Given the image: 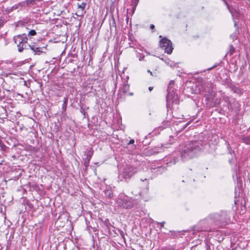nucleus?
Returning a JSON list of instances; mask_svg holds the SVG:
<instances>
[{
    "instance_id": "nucleus-1",
    "label": "nucleus",
    "mask_w": 250,
    "mask_h": 250,
    "mask_svg": "<svg viewBox=\"0 0 250 250\" xmlns=\"http://www.w3.org/2000/svg\"><path fill=\"white\" fill-rule=\"evenodd\" d=\"M203 149V145L201 141H192L180 148L179 152L184 160H188L194 157Z\"/></svg>"
},
{
    "instance_id": "nucleus-2",
    "label": "nucleus",
    "mask_w": 250,
    "mask_h": 250,
    "mask_svg": "<svg viewBox=\"0 0 250 250\" xmlns=\"http://www.w3.org/2000/svg\"><path fill=\"white\" fill-rule=\"evenodd\" d=\"M15 43L17 45L18 51L19 52H23V50L29 49L30 45L28 43V40L27 35L25 33L15 36L13 38Z\"/></svg>"
},
{
    "instance_id": "nucleus-3",
    "label": "nucleus",
    "mask_w": 250,
    "mask_h": 250,
    "mask_svg": "<svg viewBox=\"0 0 250 250\" xmlns=\"http://www.w3.org/2000/svg\"><path fill=\"white\" fill-rule=\"evenodd\" d=\"M118 205L125 209L131 208L137 204L136 200L132 199L128 197L122 199H119L117 200Z\"/></svg>"
},
{
    "instance_id": "nucleus-4",
    "label": "nucleus",
    "mask_w": 250,
    "mask_h": 250,
    "mask_svg": "<svg viewBox=\"0 0 250 250\" xmlns=\"http://www.w3.org/2000/svg\"><path fill=\"white\" fill-rule=\"evenodd\" d=\"M172 45V42L166 38H163L160 41V46L164 48L165 52L168 54H170L172 52L173 48Z\"/></svg>"
},
{
    "instance_id": "nucleus-5",
    "label": "nucleus",
    "mask_w": 250,
    "mask_h": 250,
    "mask_svg": "<svg viewBox=\"0 0 250 250\" xmlns=\"http://www.w3.org/2000/svg\"><path fill=\"white\" fill-rule=\"evenodd\" d=\"M164 150V148L163 146H155L153 148H148L145 149L144 151V153L146 156H151L153 155H155L159 153H161Z\"/></svg>"
},
{
    "instance_id": "nucleus-6",
    "label": "nucleus",
    "mask_w": 250,
    "mask_h": 250,
    "mask_svg": "<svg viewBox=\"0 0 250 250\" xmlns=\"http://www.w3.org/2000/svg\"><path fill=\"white\" fill-rule=\"evenodd\" d=\"M137 172V170L135 167L131 166H127L124 169L123 176L125 179H130Z\"/></svg>"
},
{
    "instance_id": "nucleus-7",
    "label": "nucleus",
    "mask_w": 250,
    "mask_h": 250,
    "mask_svg": "<svg viewBox=\"0 0 250 250\" xmlns=\"http://www.w3.org/2000/svg\"><path fill=\"white\" fill-rule=\"evenodd\" d=\"M209 94H205L204 97L206 101V104L208 107H213L217 106V104L213 102V98L215 93L214 92H211Z\"/></svg>"
},
{
    "instance_id": "nucleus-8",
    "label": "nucleus",
    "mask_w": 250,
    "mask_h": 250,
    "mask_svg": "<svg viewBox=\"0 0 250 250\" xmlns=\"http://www.w3.org/2000/svg\"><path fill=\"white\" fill-rule=\"evenodd\" d=\"M214 88V84L211 82H203L199 88L200 92H205L210 93Z\"/></svg>"
},
{
    "instance_id": "nucleus-9",
    "label": "nucleus",
    "mask_w": 250,
    "mask_h": 250,
    "mask_svg": "<svg viewBox=\"0 0 250 250\" xmlns=\"http://www.w3.org/2000/svg\"><path fill=\"white\" fill-rule=\"evenodd\" d=\"M215 216L216 220L220 222L226 221L228 219V214L226 211H221L220 213H216Z\"/></svg>"
},
{
    "instance_id": "nucleus-10",
    "label": "nucleus",
    "mask_w": 250,
    "mask_h": 250,
    "mask_svg": "<svg viewBox=\"0 0 250 250\" xmlns=\"http://www.w3.org/2000/svg\"><path fill=\"white\" fill-rule=\"evenodd\" d=\"M29 49L33 51L35 55H40L41 53H45V47H37L34 45H31Z\"/></svg>"
},
{
    "instance_id": "nucleus-11",
    "label": "nucleus",
    "mask_w": 250,
    "mask_h": 250,
    "mask_svg": "<svg viewBox=\"0 0 250 250\" xmlns=\"http://www.w3.org/2000/svg\"><path fill=\"white\" fill-rule=\"evenodd\" d=\"M228 86L232 91H233L234 93L238 94L240 95H242L244 92L243 89L237 87L231 83H228Z\"/></svg>"
},
{
    "instance_id": "nucleus-12",
    "label": "nucleus",
    "mask_w": 250,
    "mask_h": 250,
    "mask_svg": "<svg viewBox=\"0 0 250 250\" xmlns=\"http://www.w3.org/2000/svg\"><path fill=\"white\" fill-rule=\"evenodd\" d=\"M129 85L127 83L124 84L119 89V97L120 96V98H122V94H125L127 92V91L129 90Z\"/></svg>"
},
{
    "instance_id": "nucleus-13",
    "label": "nucleus",
    "mask_w": 250,
    "mask_h": 250,
    "mask_svg": "<svg viewBox=\"0 0 250 250\" xmlns=\"http://www.w3.org/2000/svg\"><path fill=\"white\" fill-rule=\"evenodd\" d=\"M167 100H171L174 97L175 91L172 86H168L167 88Z\"/></svg>"
},
{
    "instance_id": "nucleus-14",
    "label": "nucleus",
    "mask_w": 250,
    "mask_h": 250,
    "mask_svg": "<svg viewBox=\"0 0 250 250\" xmlns=\"http://www.w3.org/2000/svg\"><path fill=\"white\" fill-rule=\"evenodd\" d=\"M181 231H175L170 230L167 234L170 236L171 238H176L181 234Z\"/></svg>"
},
{
    "instance_id": "nucleus-15",
    "label": "nucleus",
    "mask_w": 250,
    "mask_h": 250,
    "mask_svg": "<svg viewBox=\"0 0 250 250\" xmlns=\"http://www.w3.org/2000/svg\"><path fill=\"white\" fill-rule=\"evenodd\" d=\"M105 195L111 199L113 197V193L111 188H107L104 191Z\"/></svg>"
},
{
    "instance_id": "nucleus-16",
    "label": "nucleus",
    "mask_w": 250,
    "mask_h": 250,
    "mask_svg": "<svg viewBox=\"0 0 250 250\" xmlns=\"http://www.w3.org/2000/svg\"><path fill=\"white\" fill-rule=\"evenodd\" d=\"M240 139L246 144L250 145V136H241Z\"/></svg>"
},
{
    "instance_id": "nucleus-17",
    "label": "nucleus",
    "mask_w": 250,
    "mask_h": 250,
    "mask_svg": "<svg viewBox=\"0 0 250 250\" xmlns=\"http://www.w3.org/2000/svg\"><path fill=\"white\" fill-rule=\"evenodd\" d=\"M93 150L92 148H90L88 150L86 159L90 160V159L93 155Z\"/></svg>"
},
{
    "instance_id": "nucleus-18",
    "label": "nucleus",
    "mask_w": 250,
    "mask_h": 250,
    "mask_svg": "<svg viewBox=\"0 0 250 250\" xmlns=\"http://www.w3.org/2000/svg\"><path fill=\"white\" fill-rule=\"evenodd\" d=\"M36 34V31L35 30L32 29L29 31L28 34L27 35V36L28 37V39H31L33 36H35Z\"/></svg>"
},
{
    "instance_id": "nucleus-19",
    "label": "nucleus",
    "mask_w": 250,
    "mask_h": 250,
    "mask_svg": "<svg viewBox=\"0 0 250 250\" xmlns=\"http://www.w3.org/2000/svg\"><path fill=\"white\" fill-rule=\"evenodd\" d=\"M110 29L114 28L116 29V21L113 16H112V22L110 23Z\"/></svg>"
},
{
    "instance_id": "nucleus-20",
    "label": "nucleus",
    "mask_w": 250,
    "mask_h": 250,
    "mask_svg": "<svg viewBox=\"0 0 250 250\" xmlns=\"http://www.w3.org/2000/svg\"><path fill=\"white\" fill-rule=\"evenodd\" d=\"M86 5V3L85 2H82L81 4L78 3V8L81 9V10L84 11Z\"/></svg>"
},
{
    "instance_id": "nucleus-21",
    "label": "nucleus",
    "mask_w": 250,
    "mask_h": 250,
    "mask_svg": "<svg viewBox=\"0 0 250 250\" xmlns=\"http://www.w3.org/2000/svg\"><path fill=\"white\" fill-rule=\"evenodd\" d=\"M18 8L17 6L15 5V6H13L11 7H10V8H7L6 10V11H7V12L8 13H10L11 12L14 11V10H16Z\"/></svg>"
},
{
    "instance_id": "nucleus-22",
    "label": "nucleus",
    "mask_w": 250,
    "mask_h": 250,
    "mask_svg": "<svg viewBox=\"0 0 250 250\" xmlns=\"http://www.w3.org/2000/svg\"><path fill=\"white\" fill-rule=\"evenodd\" d=\"M77 13H76V15L78 16V17H79V16H81V17H83L84 14L85 13V11H83V10H79L77 11Z\"/></svg>"
},
{
    "instance_id": "nucleus-23",
    "label": "nucleus",
    "mask_w": 250,
    "mask_h": 250,
    "mask_svg": "<svg viewBox=\"0 0 250 250\" xmlns=\"http://www.w3.org/2000/svg\"><path fill=\"white\" fill-rule=\"evenodd\" d=\"M227 148L229 150V153L232 155V153H234V151L233 150H232L229 144L227 145Z\"/></svg>"
},
{
    "instance_id": "nucleus-24",
    "label": "nucleus",
    "mask_w": 250,
    "mask_h": 250,
    "mask_svg": "<svg viewBox=\"0 0 250 250\" xmlns=\"http://www.w3.org/2000/svg\"><path fill=\"white\" fill-rule=\"evenodd\" d=\"M141 180L142 181H143V182H145V184L146 185V188L147 189L148 188V185H149V182H148V179H147L146 178H145L144 179H141Z\"/></svg>"
},
{
    "instance_id": "nucleus-25",
    "label": "nucleus",
    "mask_w": 250,
    "mask_h": 250,
    "mask_svg": "<svg viewBox=\"0 0 250 250\" xmlns=\"http://www.w3.org/2000/svg\"><path fill=\"white\" fill-rule=\"evenodd\" d=\"M5 22L6 21L4 19L0 18V29L3 26Z\"/></svg>"
},
{
    "instance_id": "nucleus-26",
    "label": "nucleus",
    "mask_w": 250,
    "mask_h": 250,
    "mask_svg": "<svg viewBox=\"0 0 250 250\" xmlns=\"http://www.w3.org/2000/svg\"><path fill=\"white\" fill-rule=\"evenodd\" d=\"M182 182H188L189 183H192V182H195V179L194 178L191 179H188V178H186L185 180H183Z\"/></svg>"
},
{
    "instance_id": "nucleus-27",
    "label": "nucleus",
    "mask_w": 250,
    "mask_h": 250,
    "mask_svg": "<svg viewBox=\"0 0 250 250\" xmlns=\"http://www.w3.org/2000/svg\"><path fill=\"white\" fill-rule=\"evenodd\" d=\"M157 171H160V172H162L165 171V168L164 167H158L157 168Z\"/></svg>"
},
{
    "instance_id": "nucleus-28",
    "label": "nucleus",
    "mask_w": 250,
    "mask_h": 250,
    "mask_svg": "<svg viewBox=\"0 0 250 250\" xmlns=\"http://www.w3.org/2000/svg\"><path fill=\"white\" fill-rule=\"evenodd\" d=\"M90 161V160L85 159V162L84 163V166L86 167H87L89 166Z\"/></svg>"
},
{
    "instance_id": "nucleus-29",
    "label": "nucleus",
    "mask_w": 250,
    "mask_h": 250,
    "mask_svg": "<svg viewBox=\"0 0 250 250\" xmlns=\"http://www.w3.org/2000/svg\"><path fill=\"white\" fill-rule=\"evenodd\" d=\"M235 51V49L233 47V46L231 45H230V55L232 54Z\"/></svg>"
},
{
    "instance_id": "nucleus-30",
    "label": "nucleus",
    "mask_w": 250,
    "mask_h": 250,
    "mask_svg": "<svg viewBox=\"0 0 250 250\" xmlns=\"http://www.w3.org/2000/svg\"><path fill=\"white\" fill-rule=\"evenodd\" d=\"M219 65V63H216L213 66L208 69V70H211Z\"/></svg>"
},
{
    "instance_id": "nucleus-31",
    "label": "nucleus",
    "mask_w": 250,
    "mask_h": 250,
    "mask_svg": "<svg viewBox=\"0 0 250 250\" xmlns=\"http://www.w3.org/2000/svg\"><path fill=\"white\" fill-rule=\"evenodd\" d=\"M229 162L231 165L233 164L235 162L234 157H232L231 159H229Z\"/></svg>"
},
{
    "instance_id": "nucleus-32",
    "label": "nucleus",
    "mask_w": 250,
    "mask_h": 250,
    "mask_svg": "<svg viewBox=\"0 0 250 250\" xmlns=\"http://www.w3.org/2000/svg\"><path fill=\"white\" fill-rule=\"evenodd\" d=\"M160 250H173L172 248L171 247H164L162 248Z\"/></svg>"
},
{
    "instance_id": "nucleus-33",
    "label": "nucleus",
    "mask_w": 250,
    "mask_h": 250,
    "mask_svg": "<svg viewBox=\"0 0 250 250\" xmlns=\"http://www.w3.org/2000/svg\"><path fill=\"white\" fill-rule=\"evenodd\" d=\"M166 222L165 221H163L162 222H157V224H159L161 227H164V225L165 224Z\"/></svg>"
},
{
    "instance_id": "nucleus-34",
    "label": "nucleus",
    "mask_w": 250,
    "mask_h": 250,
    "mask_svg": "<svg viewBox=\"0 0 250 250\" xmlns=\"http://www.w3.org/2000/svg\"><path fill=\"white\" fill-rule=\"evenodd\" d=\"M193 230L194 231H202V229H198L197 227H196V226H194L193 227Z\"/></svg>"
},
{
    "instance_id": "nucleus-35",
    "label": "nucleus",
    "mask_w": 250,
    "mask_h": 250,
    "mask_svg": "<svg viewBox=\"0 0 250 250\" xmlns=\"http://www.w3.org/2000/svg\"><path fill=\"white\" fill-rule=\"evenodd\" d=\"M174 81H173V80H171L168 84V86H172L173 87V85H174Z\"/></svg>"
},
{
    "instance_id": "nucleus-36",
    "label": "nucleus",
    "mask_w": 250,
    "mask_h": 250,
    "mask_svg": "<svg viewBox=\"0 0 250 250\" xmlns=\"http://www.w3.org/2000/svg\"><path fill=\"white\" fill-rule=\"evenodd\" d=\"M134 140L133 139H131L127 143V145H129L133 144H134Z\"/></svg>"
},
{
    "instance_id": "nucleus-37",
    "label": "nucleus",
    "mask_w": 250,
    "mask_h": 250,
    "mask_svg": "<svg viewBox=\"0 0 250 250\" xmlns=\"http://www.w3.org/2000/svg\"><path fill=\"white\" fill-rule=\"evenodd\" d=\"M224 3L226 5V6L227 7L228 9L230 11L229 5L228 4L227 1H224Z\"/></svg>"
},
{
    "instance_id": "nucleus-38",
    "label": "nucleus",
    "mask_w": 250,
    "mask_h": 250,
    "mask_svg": "<svg viewBox=\"0 0 250 250\" xmlns=\"http://www.w3.org/2000/svg\"><path fill=\"white\" fill-rule=\"evenodd\" d=\"M147 72L150 73V74L151 75V76H156V75H154L153 73L150 70H147Z\"/></svg>"
},
{
    "instance_id": "nucleus-39",
    "label": "nucleus",
    "mask_w": 250,
    "mask_h": 250,
    "mask_svg": "<svg viewBox=\"0 0 250 250\" xmlns=\"http://www.w3.org/2000/svg\"><path fill=\"white\" fill-rule=\"evenodd\" d=\"M155 28V26L153 24H150V28L151 29H153Z\"/></svg>"
},
{
    "instance_id": "nucleus-40",
    "label": "nucleus",
    "mask_w": 250,
    "mask_h": 250,
    "mask_svg": "<svg viewBox=\"0 0 250 250\" xmlns=\"http://www.w3.org/2000/svg\"><path fill=\"white\" fill-rule=\"evenodd\" d=\"M153 89V87L152 86H150L148 87V90H149V91H151Z\"/></svg>"
},
{
    "instance_id": "nucleus-41",
    "label": "nucleus",
    "mask_w": 250,
    "mask_h": 250,
    "mask_svg": "<svg viewBox=\"0 0 250 250\" xmlns=\"http://www.w3.org/2000/svg\"><path fill=\"white\" fill-rule=\"evenodd\" d=\"M234 26L235 27H237V23L236 22L234 23Z\"/></svg>"
},
{
    "instance_id": "nucleus-42",
    "label": "nucleus",
    "mask_w": 250,
    "mask_h": 250,
    "mask_svg": "<svg viewBox=\"0 0 250 250\" xmlns=\"http://www.w3.org/2000/svg\"><path fill=\"white\" fill-rule=\"evenodd\" d=\"M135 9V6L133 8V9H132L133 12H134Z\"/></svg>"
},
{
    "instance_id": "nucleus-43",
    "label": "nucleus",
    "mask_w": 250,
    "mask_h": 250,
    "mask_svg": "<svg viewBox=\"0 0 250 250\" xmlns=\"http://www.w3.org/2000/svg\"><path fill=\"white\" fill-rule=\"evenodd\" d=\"M129 95L132 96V95H133V93L131 92V93H129Z\"/></svg>"
},
{
    "instance_id": "nucleus-44",
    "label": "nucleus",
    "mask_w": 250,
    "mask_h": 250,
    "mask_svg": "<svg viewBox=\"0 0 250 250\" xmlns=\"http://www.w3.org/2000/svg\"><path fill=\"white\" fill-rule=\"evenodd\" d=\"M81 112L83 113V115H85V112L81 111Z\"/></svg>"
},
{
    "instance_id": "nucleus-45",
    "label": "nucleus",
    "mask_w": 250,
    "mask_h": 250,
    "mask_svg": "<svg viewBox=\"0 0 250 250\" xmlns=\"http://www.w3.org/2000/svg\"><path fill=\"white\" fill-rule=\"evenodd\" d=\"M126 20L127 21H128V17H127V18H126Z\"/></svg>"
},
{
    "instance_id": "nucleus-46",
    "label": "nucleus",
    "mask_w": 250,
    "mask_h": 250,
    "mask_svg": "<svg viewBox=\"0 0 250 250\" xmlns=\"http://www.w3.org/2000/svg\"><path fill=\"white\" fill-rule=\"evenodd\" d=\"M224 2V1H226V0H222Z\"/></svg>"
},
{
    "instance_id": "nucleus-47",
    "label": "nucleus",
    "mask_w": 250,
    "mask_h": 250,
    "mask_svg": "<svg viewBox=\"0 0 250 250\" xmlns=\"http://www.w3.org/2000/svg\"><path fill=\"white\" fill-rule=\"evenodd\" d=\"M191 174V171H190V172H189V174L190 175V174Z\"/></svg>"
},
{
    "instance_id": "nucleus-48",
    "label": "nucleus",
    "mask_w": 250,
    "mask_h": 250,
    "mask_svg": "<svg viewBox=\"0 0 250 250\" xmlns=\"http://www.w3.org/2000/svg\"><path fill=\"white\" fill-rule=\"evenodd\" d=\"M159 38H162V36H161V35H160V36H159Z\"/></svg>"
},
{
    "instance_id": "nucleus-49",
    "label": "nucleus",
    "mask_w": 250,
    "mask_h": 250,
    "mask_svg": "<svg viewBox=\"0 0 250 250\" xmlns=\"http://www.w3.org/2000/svg\"><path fill=\"white\" fill-rule=\"evenodd\" d=\"M31 0L33 1H35V0Z\"/></svg>"
}]
</instances>
